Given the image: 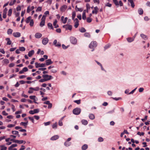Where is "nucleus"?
I'll use <instances>...</instances> for the list:
<instances>
[{"label":"nucleus","mask_w":150,"mask_h":150,"mask_svg":"<svg viewBox=\"0 0 150 150\" xmlns=\"http://www.w3.org/2000/svg\"><path fill=\"white\" fill-rule=\"evenodd\" d=\"M88 117L91 120H93L95 118L94 115L93 114H89Z\"/></svg>","instance_id":"6ab92c4d"},{"label":"nucleus","mask_w":150,"mask_h":150,"mask_svg":"<svg viewBox=\"0 0 150 150\" xmlns=\"http://www.w3.org/2000/svg\"><path fill=\"white\" fill-rule=\"evenodd\" d=\"M128 1L130 3L132 7L134 8L135 6V5L133 2V0H128Z\"/></svg>","instance_id":"5701e85b"},{"label":"nucleus","mask_w":150,"mask_h":150,"mask_svg":"<svg viewBox=\"0 0 150 150\" xmlns=\"http://www.w3.org/2000/svg\"><path fill=\"white\" fill-rule=\"evenodd\" d=\"M7 9L6 8L4 10L3 14V18H6V14L7 12Z\"/></svg>","instance_id":"9b49d317"},{"label":"nucleus","mask_w":150,"mask_h":150,"mask_svg":"<svg viewBox=\"0 0 150 150\" xmlns=\"http://www.w3.org/2000/svg\"><path fill=\"white\" fill-rule=\"evenodd\" d=\"M83 10V9L81 8H78L76 10V11H79L80 12H82Z\"/></svg>","instance_id":"0e129e2a"},{"label":"nucleus","mask_w":150,"mask_h":150,"mask_svg":"<svg viewBox=\"0 0 150 150\" xmlns=\"http://www.w3.org/2000/svg\"><path fill=\"white\" fill-rule=\"evenodd\" d=\"M3 62L4 63L6 64H8L9 63V61L8 59H5L3 60Z\"/></svg>","instance_id":"ea45409f"},{"label":"nucleus","mask_w":150,"mask_h":150,"mask_svg":"<svg viewBox=\"0 0 150 150\" xmlns=\"http://www.w3.org/2000/svg\"><path fill=\"white\" fill-rule=\"evenodd\" d=\"M29 113L30 114H32V115L34 114H35L34 110H30V111H29Z\"/></svg>","instance_id":"69168bd1"},{"label":"nucleus","mask_w":150,"mask_h":150,"mask_svg":"<svg viewBox=\"0 0 150 150\" xmlns=\"http://www.w3.org/2000/svg\"><path fill=\"white\" fill-rule=\"evenodd\" d=\"M10 141L14 143H16L19 144H21L23 143L24 141L23 140H15L14 139H11Z\"/></svg>","instance_id":"0eeeda50"},{"label":"nucleus","mask_w":150,"mask_h":150,"mask_svg":"<svg viewBox=\"0 0 150 150\" xmlns=\"http://www.w3.org/2000/svg\"><path fill=\"white\" fill-rule=\"evenodd\" d=\"M13 35L15 37H19L21 36V33L19 32L13 33Z\"/></svg>","instance_id":"ddd939ff"},{"label":"nucleus","mask_w":150,"mask_h":150,"mask_svg":"<svg viewBox=\"0 0 150 150\" xmlns=\"http://www.w3.org/2000/svg\"><path fill=\"white\" fill-rule=\"evenodd\" d=\"M74 102L75 103H76L78 104H79L81 103V100H75L74 101Z\"/></svg>","instance_id":"de8ad7c7"},{"label":"nucleus","mask_w":150,"mask_h":150,"mask_svg":"<svg viewBox=\"0 0 150 150\" xmlns=\"http://www.w3.org/2000/svg\"><path fill=\"white\" fill-rule=\"evenodd\" d=\"M42 10V8L41 7H38L36 10V11H41Z\"/></svg>","instance_id":"bf43d9fd"},{"label":"nucleus","mask_w":150,"mask_h":150,"mask_svg":"<svg viewBox=\"0 0 150 150\" xmlns=\"http://www.w3.org/2000/svg\"><path fill=\"white\" fill-rule=\"evenodd\" d=\"M76 16V13L74 11L72 13V18L74 19Z\"/></svg>","instance_id":"3c124183"},{"label":"nucleus","mask_w":150,"mask_h":150,"mask_svg":"<svg viewBox=\"0 0 150 150\" xmlns=\"http://www.w3.org/2000/svg\"><path fill=\"white\" fill-rule=\"evenodd\" d=\"M39 81L40 82H44L46 81L45 79L43 78V79H40Z\"/></svg>","instance_id":"8fccbe9b"},{"label":"nucleus","mask_w":150,"mask_h":150,"mask_svg":"<svg viewBox=\"0 0 150 150\" xmlns=\"http://www.w3.org/2000/svg\"><path fill=\"white\" fill-rule=\"evenodd\" d=\"M74 26L75 28H77L79 25V21L78 19H74Z\"/></svg>","instance_id":"1a4fd4ad"},{"label":"nucleus","mask_w":150,"mask_h":150,"mask_svg":"<svg viewBox=\"0 0 150 150\" xmlns=\"http://www.w3.org/2000/svg\"><path fill=\"white\" fill-rule=\"evenodd\" d=\"M112 98L115 100L117 101L119 100H121L122 99V98L121 97H118V98Z\"/></svg>","instance_id":"58836bf2"},{"label":"nucleus","mask_w":150,"mask_h":150,"mask_svg":"<svg viewBox=\"0 0 150 150\" xmlns=\"http://www.w3.org/2000/svg\"><path fill=\"white\" fill-rule=\"evenodd\" d=\"M53 62L51 61V59H48L46 61L45 66L46 65H49L52 64Z\"/></svg>","instance_id":"9d476101"},{"label":"nucleus","mask_w":150,"mask_h":150,"mask_svg":"<svg viewBox=\"0 0 150 150\" xmlns=\"http://www.w3.org/2000/svg\"><path fill=\"white\" fill-rule=\"evenodd\" d=\"M42 36V34L38 33H36L35 35V37L37 38H40Z\"/></svg>","instance_id":"dca6fc26"},{"label":"nucleus","mask_w":150,"mask_h":150,"mask_svg":"<svg viewBox=\"0 0 150 150\" xmlns=\"http://www.w3.org/2000/svg\"><path fill=\"white\" fill-rule=\"evenodd\" d=\"M28 122L27 121L26 122H21L20 123V125H21L24 126L25 128L26 127L27 125H28Z\"/></svg>","instance_id":"2eb2a0df"},{"label":"nucleus","mask_w":150,"mask_h":150,"mask_svg":"<svg viewBox=\"0 0 150 150\" xmlns=\"http://www.w3.org/2000/svg\"><path fill=\"white\" fill-rule=\"evenodd\" d=\"M57 21L56 20L53 23V26L55 28H57L59 27L58 25L57 24Z\"/></svg>","instance_id":"cd10ccee"},{"label":"nucleus","mask_w":150,"mask_h":150,"mask_svg":"<svg viewBox=\"0 0 150 150\" xmlns=\"http://www.w3.org/2000/svg\"><path fill=\"white\" fill-rule=\"evenodd\" d=\"M107 93L108 95L110 96H112V92L110 91H108Z\"/></svg>","instance_id":"c03bdc74"},{"label":"nucleus","mask_w":150,"mask_h":150,"mask_svg":"<svg viewBox=\"0 0 150 150\" xmlns=\"http://www.w3.org/2000/svg\"><path fill=\"white\" fill-rule=\"evenodd\" d=\"M126 39L128 42L130 43L134 41V38L133 37H129L127 38Z\"/></svg>","instance_id":"4468645a"},{"label":"nucleus","mask_w":150,"mask_h":150,"mask_svg":"<svg viewBox=\"0 0 150 150\" xmlns=\"http://www.w3.org/2000/svg\"><path fill=\"white\" fill-rule=\"evenodd\" d=\"M144 90V89L143 88H140L139 89V91L140 92H142V91H143Z\"/></svg>","instance_id":"680f3d73"},{"label":"nucleus","mask_w":150,"mask_h":150,"mask_svg":"<svg viewBox=\"0 0 150 150\" xmlns=\"http://www.w3.org/2000/svg\"><path fill=\"white\" fill-rule=\"evenodd\" d=\"M86 12V10H84L83 11L82 14V19H86V16L85 14Z\"/></svg>","instance_id":"f704fd0d"},{"label":"nucleus","mask_w":150,"mask_h":150,"mask_svg":"<svg viewBox=\"0 0 150 150\" xmlns=\"http://www.w3.org/2000/svg\"><path fill=\"white\" fill-rule=\"evenodd\" d=\"M23 71L24 72H26L28 71V69L26 67H24L22 69Z\"/></svg>","instance_id":"5fc2aeb1"},{"label":"nucleus","mask_w":150,"mask_h":150,"mask_svg":"<svg viewBox=\"0 0 150 150\" xmlns=\"http://www.w3.org/2000/svg\"><path fill=\"white\" fill-rule=\"evenodd\" d=\"M0 147L1 148V150H6L7 149V147L4 145L0 146Z\"/></svg>","instance_id":"4c0bfd02"},{"label":"nucleus","mask_w":150,"mask_h":150,"mask_svg":"<svg viewBox=\"0 0 150 150\" xmlns=\"http://www.w3.org/2000/svg\"><path fill=\"white\" fill-rule=\"evenodd\" d=\"M67 8V6L66 5H64L61 7L60 8V10L62 11H64Z\"/></svg>","instance_id":"aec40b11"},{"label":"nucleus","mask_w":150,"mask_h":150,"mask_svg":"<svg viewBox=\"0 0 150 150\" xmlns=\"http://www.w3.org/2000/svg\"><path fill=\"white\" fill-rule=\"evenodd\" d=\"M81 112L80 108H77L74 109L73 111L74 114L76 115H78L80 114Z\"/></svg>","instance_id":"7ed1b4c3"},{"label":"nucleus","mask_w":150,"mask_h":150,"mask_svg":"<svg viewBox=\"0 0 150 150\" xmlns=\"http://www.w3.org/2000/svg\"><path fill=\"white\" fill-rule=\"evenodd\" d=\"M70 41L71 43L74 45H76L77 42L76 39L74 37L71 36L70 38Z\"/></svg>","instance_id":"20e7f679"},{"label":"nucleus","mask_w":150,"mask_h":150,"mask_svg":"<svg viewBox=\"0 0 150 150\" xmlns=\"http://www.w3.org/2000/svg\"><path fill=\"white\" fill-rule=\"evenodd\" d=\"M47 26L48 28L50 29H53L52 24L50 23H48Z\"/></svg>","instance_id":"c9c22d12"},{"label":"nucleus","mask_w":150,"mask_h":150,"mask_svg":"<svg viewBox=\"0 0 150 150\" xmlns=\"http://www.w3.org/2000/svg\"><path fill=\"white\" fill-rule=\"evenodd\" d=\"M30 99L34 100V102L36 103H37L36 102H35L36 96H29Z\"/></svg>","instance_id":"b1692460"},{"label":"nucleus","mask_w":150,"mask_h":150,"mask_svg":"<svg viewBox=\"0 0 150 150\" xmlns=\"http://www.w3.org/2000/svg\"><path fill=\"white\" fill-rule=\"evenodd\" d=\"M51 71L53 73H56L57 72V70L55 69H52L51 70Z\"/></svg>","instance_id":"603ef678"},{"label":"nucleus","mask_w":150,"mask_h":150,"mask_svg":"<svg viewBox=\"0 0 150 150\" xmlns=\"http://www.w3.org/2000/svg\"><path fill=\"white\" fill-rule=\"evenodd\" d=\"M50 122H47L44 123V124L45 126H46L50 125Z\"/></svg>","instance_id":"864d4df0"},{"label":"nucleus","mask_w":150,"mask_h":150,"mask_svg":"<svg viewBox=\"0 0 150 150\" xmlns=\"http://www.w3.org/2000/svg\"><path fill=\"white\" fill-rule=\"evenodd\" d=\"M63 28H65L66 30H71L72 29V26L69 25H66L63 26Z\"/></svg>","instance_id":"423d86ee"},{"label":"nucleus","mask_w":150,"mask_h":150,"mask_svg":"<svg viewBox=\"0 0 150 150\" xmlns=\"http://www.w3.org/2000/svg\"><path fill=\"white\" fill-rule=\"evenodd\" d=\"M81 122L83 125H86L88 123V121L85 120H82Z\"/></svg>","instance_id":"393cba45"},{"label":"nucleus","mask_w":150,"mask_h":150,"mask_svg":"<svg viewBox=\"0 0 150 150\" xmlns=\"http://www.w3.org/2000/svg\"><path fill=\"white\" fill-rule=\"evenodd\" d=\"M71 143L70 142H68L67 141H66L64 143V145L66 147H68L71 145Z\"/></svg>","instance_id":"a878e982"},{"label":"nucleus","mask_w":150,"mask_h":150,"mask_svg":"<svg viewBox=\"0 0 150 150\" xmlns=\"http://www.w3.org/2000/svg\"><path fill=\"white\" fill-rule=\"evenodd\" d=\"M98 10V7L96 6L94 8V10L92 11V13H93L96 14Z\"/></svg>","instance_id":"a211bd4d"},{"label":"nucleus","mask_w":150,"mask_h":150,"mask_svg":"<svg viewBox=\"0 0 150 150\" xmlns=\"http://www.w3.org/2000/svg\"><path fill=\"white\" fill-rule=\"evenodd\" d=\"M137 134L140 136L143 135L144 134V132L141 133L140 132H138L137 133Z\"/></svg>","instance_id":"6e6d98bb"},{"label":"nucleus","mask_w":150,"mask_h":150,"mask_svg":"<svg viewBox=\"0 0 150 150\" xmlns=\"http://www.w3.org/2000/svg\"><path fill=\"white\" fill-rule=\"evenodd\" d=\"M34 24V22L33 20V19H31V21L30 22V25L31 26H32Z\"/></svg>","instance_id":"09e8293b"},{"label":"nucleus","mask_w":150,"mask_h":150,"mask_svg":"<svg viewBox=\"0 0 150 150\" xmlns=\"http://www.w3.org/2000/svg\"><path fill=\"white\" fill-rule=\"evenodd\" d=\"M46 69V68H39L38 70L40 71H44Z\"/></svg>","instance_id":"052dcab7"},{"label":"nucleus","mask_w":150,"mask_h":150,"mask_svg":"<svg viewBox=\"0 0 150 150\" xmlns=\"http://www.w3.org/2000/svg\"><path fill=\"white\" fill-rule=\"evenodd\" d=\"M98 141L99 142H103V139L102 137H99L98 139Z\"/></svg>","instance_id":"79ce46f5"},{"label":"nucleus","mask_w":150,"mask_h":150,"mask_svg":"<svg viewBox=\"0 0 150 150\" xmlns=\"http://www.w3.org/2000/svg\"><path fill=\"white\" fill-rule=\"evenodd\" d=\"M110 45H108L105 46L104 47V48L105 49H106L110 47Z\"/></svg>","instance_id":"338daca9"},{"label":"nucleus","mask_w":150,"mask_h":150,"mask_svg":"<svg viewBox=\"0 0 150 150\" xmlns=\"http://www.w3.org/2000/svg\"><path fill=\"white\" fill-rule=\"evenodd\" d=\"M34 51L33 50H32L29 52L28 55L29 57H31L34 54Z\"/></svg>","instance_id":"bb28decb"},{"label":"nucleus","mask_w":150,"mask_h":150,"mask_svg":"<svg viewBox=\"0 0 150 150\" xmlns=\"http://www.w3.org/2000/svg\"><path fill=\"white\" fill-rule=\"evenodd\" d=\"M140 36L144 40H146L148 39V38L147 36L143 34H140Z\"/></svg>","instance_id":"f3484780"},{"label":"nucleus","mask_w":150,"mask_h":150,"mask_svg":"<svg viewBox=\"0 0 150 150\" xmlns=\"http://www.w3.org/2000/svg\"><path fill=\"white\" fill-rule=\"evenodd\" d=\"M62 48L64 49H66L68 47L67 46H66L64 44H62Z\"/></svg>","instance_id":"774afa93"},{"label":"nucleus","mask_w":150,"mask_h":150,"mask_svg":"<svg viewBox=\"0 0 150 150\" xmlns=\"http://www.w3.org/2000/svg\"><path fill=\"white\" fill-rule=\"evenodd\" d=\"M138 12L140 15H142L143 13V9L141 8H139L138 9Z\"/></svg>","instance_id":"2f4dec72"},{"label":"nucleus","mask_w":150,"mask_h":150,"mask_svg":"<svg viewBox=\"0 0 150 150\" xmlns=\"http://www.w3.org/2000/svg\"><path fill=\"white\" fill-rule=\"evenodd\" d=\"M6 40L7 41V45H10L11 43V41L10 40V38H7L6 39Z\"/></svg>","instance_id":"473e14b6"},{"label":"nucleus","mask_w":150,"mask_h":150,"mask_svg":"<svg viewBox=\"0 0 150 150\" xmlns=\"http://www.w3.org/2000/svg\"><path fill=\"white\" fill-rule=\"evenodd\" d=\"M14 126H15V125H14L10 124V125H8L7 127H8L11 128V127H14Z\"/></svg>","instance_id":"13d9d810"},{"label":"nucleus","mask_w":150,"mask_h":150,"mask_svg":"<svg viewBox=\"0 0 150 150\" xmlns=\"http://www.w3.org/2000/svg\"><path fill=\"white\" fill-rule=\"evenodd\" d=\"M59 136L58 135H55L52 136L50 138V140L52 141L55 140L59 139Z\"/></svg>","instance_id":"f8f14e48"},{"label":"nucleus","mask_w":150,"mask_h":150,"mask_svg":"<svg viewBox=\"0 0 150 150\" xmlns=\"http://www.w3.org/2000/svg\"><path fill=\"white\" fill-rule=\"evenodd\" d=\"M62 121V120H60L59 122V125L60 126H62L63 125V123Z\"/></svg>","instance_id":"4d7b16f0"},{"label":"nucleus","mask_w":150,"mask_h":150,"mask_svg":"<svg viewBox=\"0 0 150 150\" xmlns=\"http://www.w3.org/2000/svg\"><path fill=\"white\" fill-rule=\"evenodd\" d=\"M88 147L87 145L85 144L82 146L81 148L82 150H86L88 148Z\"/></svg>","instance_id":"c85d7f7f"},{"label":"nucleus","mask_w":150,"mask_h":150,"mask_svg":"<svg viewBox=\"0 0 150 150\" xmlns=\"http://www.w3.org/2000/svg\"><path fill=\"white\" fill-rule=\"evenodd\" d=\"M12 133L13 134L17 135L18 137H19L20 136V135L18 134V132L17 131H12Z\"/></svg>","instance_id":"c756f323"},{"label":"nucleus","mask_w":150,"mask_h":150,"mask_svg":"<svg viewBox=\"0 0 150 150\" xmlns=\"http://www.w3.org/2000/svg\"><path fill=\"white\" fill-rule=\"evenodd\" d=\"M97 46V43L96 41L91 42L89 45V47L90 48L92 49L91 51H93L94 48Z\"/></svg>","instance_id":"f257e3e1"},{"label":"nucleus","mask_w":150,"mask_h":150,"mask_svg":"<svg viewBox=\"0 0 150 150\" xmlns=\"http://www.w3.org/2000/svg\"><path fill=\"white\" fill-rule=\"evenodd\" d=\"M84 36L85 37H90V34L88 33H86L84 34Z\"/></svg>","instance_id":"a19ab883"},{"label":"nucleus","mask_w":150,"mask_h":150,"mask_svg":"<svg viewBox=\"0 0 150 150\" xmlns=\"http://www.w3.org/2000/svg\"><path fill=\"white\" fill-rule=\"evenodd\" d=\"M79 31L81 33H84L86 32V30L83 27L79 29Z\"/></svg>","instance_id":"72a5a7b5"},{"label":"nucleus","mask_w":150,"mask_h":150,"mask_svg":"<svg viewBox=\"0 0 150 150\" xmlns=\"http://www.w3.org/2000/svg\"><path fill=\"white\" fill-rule=\"evenodd\" d=\"M34 110L35 114L38 113L39 111V109H35Z\"/></svg>","instance_id":"e2e57ef3"},{"label":"nucleus","mask_w":150,"mask_h":150,"mask_svg":"<svg viewBox=\"0 0 150 150\" xmlns=\"http://www.w3.org/2000/svg\"><path fill=\"white\" fill-rule=\"evenodd\" d=\"M43 78L45 79L46 81L50 80L53 78V77L51 75H49L48 74H43L42 75Z\"/></svg>","instance_id":"f03ea898"},{"label":"nucleus","mask_w":150,"mask_h":150,"mask_svg":"<svg viewBox=\"0 0 150 150\" xmlns=\"http://www.w3.org/2000/svg\"><path fill=\"white\" fill-rule=\"evenodd\" d=\"M57 125L56 123H55L52 125V127L53 129H56L57 128Z\"/></svg>","instance_id":"49530a36"},{"label":"nucleus","mask_w":150,"mask_h":150,"mask_svg":"<svg viewBox=\"0 0 150 150\" xmlns=\"http://www.w3.org/2000/svg\"><path fill=\"white\" fill-rule=\"evenodd\" d=\"M29 89H32L33 91H38L40 89V88L38 87H37L35 88L30 87Z\"/></svg>","instance_id":"412c9836"},{"label":"nucleus","mask_w":150,"mask_h":150,"mask_svg":"<svg viewBox=\"0 0 150 150\" xmlns=\"http://www.w3.org/2000/svg\"><path fill=\"white\" fill-rule=\"evenodd\" d=\"M25 49L24 47H19V50L21 51H24L25 50Z\"/></svg>","instance_id":"a18cd8bd"},{"label":"nucleus","mask_w":150,"mask_h":150,"mask_svg":"<svg viewBox=\"0 0 150 150\" xmlns=\"http://www.w3.org/2000/svg\"><path fill=\"white\" fill-rule=\"evenodd\" d=\"M17 146V145L16 144H12L8 148V149L9 150H12L13 148L16 147Z\"/></svg>","instance_id":"4be33fe9"},{"label":"nucleus","mask_w":150,"mask_h":150,"mask_svg":"<svg viewBox=\"0 0 150 150\" xmlns=\"http://www.w3.org/2000/svg\"><path fill=\"white\" fill-rule=\"evenodd\" d=\"M49 40L47 38H44L42 40V43L43 45H45L48 42Z\"/></svg>","instance_id":"6e6552de"},{"label":"nucleus","mask_w":150,"mask_h":150,"mask_svg":"<svg viewBox=\"0 0 150 150\" xmlns=\"http://www.w3.org/2000/svg\"><path fill=\"white\" fill-rule=\"evenodd\" d=\"M12 12V10L11 9H10L8 11V15L10 16L11 15Z\"/></svg>","instance_id":"37998d69"},{"label":"nucleus","mask_w":150,"mask_h":150,"mask_svg":"<svg viewBox=\"0 0 150 150\" xmlns=\"http://www.w3.org/2000/svg\"><path fill=\"white\" fill-rule=\"evenodd\" d=\"M35 67L37 68L38 67H45V64H44L38 63V62H35Z\"/></svg>","instance_id":"39448f33"},{"label":"nucleus","mask_w":150,"mask_h":150,"mask_svg":"<svg viewBox=\"0 0 150 150\" xmlns=\"http://www.w3.org/2000/svg\"><path fill=\"white\" fill-rule=\"evenodd\" d=\"M45 24V19H43L42 20L40 24V27H42Z\"/></svg>","instance_id":"7c9ffc66"},{"label":"nucleus","mask_w":150,"mask_h":150,"mask_svg":"<svg viewBox=\"0 0 150 150\" xmlns=\"http://www.w3.org/2000/svg\"><path fill=\"white\" fill-rule=\"evenodd\" d=\"M13 32V30L11 29H8L7 31V34L8 35L12 34Z\"/></svg>","instance_id":"e433bc0d"}]
</instances>
